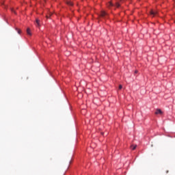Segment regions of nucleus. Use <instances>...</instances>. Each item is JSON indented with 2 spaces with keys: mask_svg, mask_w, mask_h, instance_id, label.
<instances>
[{
  "mask_svg": "<svg viewBox=\"0 0 175 175\" xmlns=\"http://www.w3.org/2000/svg\"><path fill=\"white\" fill-rule=\"evenodd\" d=\"M107 6L108 8H113V6H114L115 8H120V3H116V4H113V3H111V1H109L107 4Z\"/></svg>",
  "mask_w": 175,
  "mask_h": 175,
  "instance_id": "1",
  "label": "nucleus"
},
{
  "mask_svg": "<svg viewBox=\"0 0 175 175\" xmlns=\"http://www.w3.org/2000/svg\"><path fill=\"white\" fill-rule=\"evenodd\" d=\"M154 114H156V115L160 114L161 116H162V114H163V111H162V110H161V109H157L156 110Z\"/></svg>",
  "mask_w": 175,
  "mask_h": 175,
  "instance_id": "2",
  "label": "nucleus"
},
{
  "mask_svg": "<svg viewBox=\"0 0 175 175\" xmlns=\"http://www.w3.org/2000/svg\"><path fill=\"white\" fill-rule=\"evenodd\" d=\"M157 14H158V12L157 11H154V10L150 11V16H152V17H155Z\"/></svg>",
  "mask_w": 175,
  "mask_h": 175,
  "instance_id": "3",
  "label": "nucleus"
},
{
  "mask_svg": "<svg viewBox=\"0 0 175 175\" xmlns=\"http://www.w3.org/2000/svg\"><path fill=\"white\" fill-rule=\"evenodd\" d=\"M107 14L106 13V12H105V11H101L100 12V16L101 17H105V16H106Z\"/></svg>",
  "mask_w": 175,
  "mask_h": 175,
  "instance_id": "4",
  "label": "nucleus"
},
{
  "mask_svg": "<svg viewBox=\"0 0 175 175\" xmlns=\"http://www.w3.org/2000/svg\"><path fill=\"white\" fill-rule=\"evenodd\" d=\"M137 147V145H131V150L133 151V150H136V148Z\"/></svg>",
  "mask_w": 175,
  "mask_h": 175,
  "instance_id": "5",
  "label": "nucleus"
},
{
  "mask_svg": "<svg viewBox=\"0 0 175 175\" xmlns=\"http://www.w3.org/2000/svg\"><path fill=\"white\" fill-rule=\"evenodd\" d=\"M27 35H29V36H31V35H32V33H31V29L29 28L27 29Z\"/></svg>",
  "mask_w": 175,
  "mask_h": 175,
  "instance_id": "6",
  "label": "nucleus"
},
{
  "mask_svg": "<svg viewBox=\"0 0 175 175\" xmlns=\"http://www.w3.org/2000/svg\"><path fill=\"white\" fill-rule=\"evenodd\" d=\"M67 3L70 5V6H73V3L72 1H68Z\"/></svg>",
  "mask_w": 175,
  "mask_h": 175,
  "instance_id": "7",
  "label": "nucleus"
},
{
  "mask_svg": "<svg viewBox=\"0 0 175 175\" xmlns=\"http://www.w3.org/2000/svg\"><path fill=\"white\" fill-rule=\"evenodd\" d=\"M16 31H17L18 33L20 35V33H21V30H20V29L18 28H16Z\"/></svg>",
  "mask_w": 175,
  "mask_h": 175,
  "instance_id": "8",
  "label": "nucleus"
},
{
  "mask_svg": "<svg viewBox=\"0 0 175 175\" xmlns=\"http://www.w3.org/2000/svg\"><path fill=\"white\" fill-rule=\"evenodd\" d=\"M16 31H17L18 33L20 35V33H21V30H20V29L18 28H16Z\"/></svg>",
  "mask_w": 175,
  "mask_h": 175,
  "instance_id": "9",
  "label": "nucleus"
},
{
  "mask_svg": "<svg viewBox=\"0 0 175 175\" xmlns=\"http://www.w3.org/2000/svg\"><path fill=\"white\" fill-rule=\"evenodd\" d=\"M36 24L38 25V26L39 27V25H40L39 23L40 22V21H39V19H36Z\"/></svg>",
  "mask_w": 175,
  "mask_h": 175,
  "instance_id": "10",
  "label": "nucleus"
},
{
  "mask_svg": "<svg viewBox=\"0 0 175 175\" xmlns=\"http://www.w3.org/2000/svg\"><path fill=\"white\" fill-rule=\"evenodd\" d=\"M119 90H122V85H119Z\"/></svg>",
  "mask_w": 175,
  "mask_h": 175,
  "instance_id": "11",
  "label": "nucleus"
},
{
  "mask_svg": "<svg viewBox=\"0 0 175 175\" xmlns=\"http://www.w3.org/2000/svg\"><path fill=\"white\" fill-rule=\"evenodd\" d=\"M135 73H137V70H135Z\"/></svg>",
  "mask_w": 175,
  "mask_h": 175,
  "instance_id": "12",
  "label": "nucleus"
}]
</instances>
